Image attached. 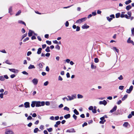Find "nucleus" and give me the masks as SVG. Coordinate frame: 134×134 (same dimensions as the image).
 <instances>
[{
  "mask_svg": "<svg viewBox=\"0 0 134 134\" xmlns=\"http://www.w3.org/2000/svg\"><path fill=\"white\" fill-rule=\"evenodd\" d=\"M67 97L69 98H68L66 97H65L62 98L63 100L65 101V99H66L67 101L71 100L76 98V94H74L71 95V96H68Z\"/></svg>",
  "mask_w": 134,
  "mask_h": 134,
  "instance_id": "nucleus-1",
  "label": "nucleus"
},
{
  "mask_svg": "<svg viewBox=\"0 0 134 134\" xmlns=\"http://www.w3.org/2000/svg\"><path fill=\"white\" fill-rule=\"evenodd\" d=\"M45 105V102L44 101L40 102L36 101V107H39L43 106Z\"/></svg>",
  "mask_w": 134,
  "mask_h": 134,
  "instance_id": "nucleus-2",
  "label": "nucleus"
},
{
  "mask_svg": "<svg viewBox=\"0 0 134 134\" xmlns=\"http://www.w3.org/2000/svg\"><path fill=\"white\" fill-rule=\"evenodd\" d=\"M133 88V86L132 85L130 87L129 89L127 90L126 92L128 93H130L132 91Z\"/></svg>",
  "mask_w": 134,
  "mask_h": 134,
  "instance_id": "nucleus-3",
  "label": "nucleus"
},
{
  "mask_svg": "<svg viewBox=\"0 0 134 134\" xmlns=\"http://www.w3.org/2000/svg\"><path fill=\"white\" fill-rule=\"evenodd\" d=\"M30 103L29 102H26L24 103V105L25 107L27 108H30Z\"/></svg>",
  "mask_w": 134,
  "mask_h": 134,
  "instance_id": "nucleus-4",
  "label": "nucleus"
},
{
  "mask_svg": "<svg viewBox=\"0 0 134 134\" xmlns=\"http://www.w3.org/2000/svg\"><path fill=\"white\" fill-rule=\"evenodd\" d=\"M99 104L100 105L103 104L104 105H105L107 104V102L105 100H104L103 101H100Z\"/></svg>",
  "mask_w": 134,
  "mask_h": 134,
  "instance_id": "nucleus-5",
  "label": "nucleus"
},
{
  "mask_svg": "<svg viewBox=\"0 0 134 134\" xmlns=\"http://www.w3.org/2000/svg\"><path fill=\"white\" fill-rule=\"evenodd\" d=\"M117 108V107L116 105H115L114 107L113 108V109L110 111L109 112H110L111 113H113V112L115 111L116 110Z\"/></svg>",
  "mask_w": 134,
  "mask_h": 134,
  "instance_id": "nucleus-6",
  "label": "nucleus"
},
{
  "mask_svg": "<svg viewBox=\"0 0 134 134\" xmlns=\"http://www.w3.org/2000/svg\"><path fill=\"white\" fill-rule=\"evenodd\" d=\"M32 82L34 85H36L38 82V80L36 79H34L32 80Z\"/></svg>",
  "mask_w": 134,
  "mask_h": 134,
  "instance_id": "nucleus-7",
  "label": "nucleus"
},
{
  "mask_svg": "<svg viewBox=\"0 0 134 134\" xmlns=\"http://www.w3.org/2000/svg\"><path fill=\"white\" fill-rule=\"evenodd\" d=\"M127 42L128 43H131L133 45H134V43L133 41L132 40H131V38L130 37H129L127 41Z\"/></svg>",
  "mask_w": 134,
  "mask_h": 134,
  "instance_id": "nucleus-8",
  "label": "nucleus"
},
{
  "mask_svg": "<svg viewBox=\"0 0 134 134\" xmlns=\"http://www.w3.org/2000/svg\"><path fill=\"white\" fill-rule=\"evenodd\" d=\"M66 132H75V130L73 128H72L70 130H68L66 131Z\"/></svg>",
  "mask_w": 134,
  "mask_h": 134,
  "instance_id": "nucleus-9",
  "label": "nucleus"
},
{
  "mask_svg": "<svg viewBox=\"0 0 134 134\" xmlns=\"http://www.w3.org/2000/svg\"><path fill=\"white\" fill-rule=\"evenodd\" d=\"M9 70L11 71L14 72V73L18 72V70L16 69H9Z\"/></svg>",
  "mask_w": 134,
  "mask_h": 134,
  "instance_id": "nucleus-10",
  "label": "nucleus"
},
{
  "mask_svg": "<svg viewBox=\"0 0 134 134\" xmlns=\"http://www.w3.org/2000/svg\"><path fill=\"white\" fill-rule=\"evenodd\" d=\"M89 26L87 25L86 24H85L84 25L82 26V29H87L88 28Z\"/></svg>",
  "mask_w": 134,
  "mask_h": 134,
  "instance_id": "nucleus-11",
  "label": "nucleus"
},
{
  "mask_svg": "<svg viewBox=\"0 0 134 134\" xmlns=\"http://www.w3.org/2000/svg\"><path fill=\"white\" fill-rule=\"evenodd\" d=\"M61 122L60 121H58L56 122L55 124L54 125V127H57L58 125H60Z\"/></svg>",
  "mask_w": 134,
  "mask_h": 134,
  "instance_id": "nucleus-12",
  "label": "nucleus"
},
{
  "mask_svg": "<svg viewBox=\"0 0 134 134\" xmlns=\"http://www.w3.org/2000/svg\"><path fill=\"white\" fill-rule=\"evenodd\" d=\"M33 33H34V31L30 30L28 33V36L29 37L31 36H32Z\"/></svg>",
  "mask_w": 134,
  "mask_h": 134,
  "instance_id": "nucleus-13",
  "label": "nucleus"
},
{
  "mask_svg": "<svg viewBox=\"0 0 134 134\" xmlns=\"http://www.w3.org/2000/svg\"><path fill=\"white\" fill-rule=\"evenodd\" d=\"M132 115H134V111H133L131 112V114H130L128 116V118H131L132 117Z\"/></svg>",
  "mask_w": 134,
  "mask_h": 134,
  "instance_id": "nucleus-14",
  "label": "nucleus"
},
{
  "mask_svg": "<svg viewBox=\"0 0 134 134\" xmlns=\"http://www.w3.org/2000/svg\"><path fill=\"white\" fill-rule=\"evenodd\" d=\"M35 105H36V101H32L31 104V107L33 108L34 107Z\"/></svg>",
  "mask_w": 134,
  "mask_h": 134,
  "instance_id": "nucleus-15",
  "label": "nucleus"
},
{
  "mask_svg": "<svg viewBox=\"0 0 134 134\" xmlns=\"http://www.w3.org/2000/svg\"><path fill=\"white\" fill-rule=\"evenodd\" d=\"M42 50V48H39L38 49L37 53L38 54H40Z\"/></svg>",
  "mask_w": 134,
  "mask_h": 134,
  "instance_id": "nucleus-16",
  "label": "nucleus"
},
{
  "mask_svg": "<svg viewBox=\"0 0 134 134\" xmlns=\"http://www.w3.org/2000/svg\"><path fill=\"white\" fill-rule=\"evenodd\" d=\"M70 114H67L64 116V117L66 119H68L70 118Z\"/></svg>",
  "mask_w": 134,
  "mask_h": 134,
  "instance_id": "nucleus-17",
  "label": "nucleus"
},
{
  "mask_svg": "<svg viewBox=\"0 0 134 134\" xmlns=\"http://www.w3.org/2000/svg\"><path fill=\"white\" fill-rule=\"evenodd\" d=\"M35 66L34 65L30 64L29 67H28V69H35Z\"/></svg>",
  "mask_w": 134,
  "mask_h": 134,
  "instance_id": "nucleus-18",
  "label": "nucleus"
},
{
  "mask_svg": "<svg viewBox=\"0 0 134 134\" xmlns=\"http://www.w3.org/2000/svg\"><path fill=\"white\" fill-rule=\"evenodd\" d=\"M18 23L19 24H23L25 26H26L25 23L22 20H19L18 21Z\"/></svg>",
  "mask_w": 134,
  "mask_h": 134,
  "instance_id": "nucleus-19",
  "label": "nucleus"
},
{
  "mask_svg": "<svg viewBox=\"0 0 134 134\" xmlns=\"http://www.w3.org/2000/svg\"><path fill=\"white\" fill-rule=\"evenodd\" d=\"M132 8V6L130 5H128L126 7V9L127 10H129L130 9H131Z\"/></svg>",
  "mask_w": 134,
  "mask_h": 134,
  "instance_id": "nucleus-20",
  "label": "nucleus"
},
{
  "mask_svg": "<svg viewBox=\"0 0 134 134\" xmlns=\"http://www.w3.org/2000/svg\"><path fill=\"white\" fill-rule=\"evenodd\" d=\"M13 133V132L12 131V130H8L6 132V134H10V133Z\"/></svg>",
  "mask_w": 134,
  "mask_h": 134,
  "instance_id": "nucleus-21",
  "label": "nucleus"
},
{
  "mask_svg": "<svg viewBox=\"0 0 134 134\" xmlns=\"http://www.w3.org/2000/svg\"><path fill=\"white\" fill-rule=\"evenodd\" d=\"M87 19V18L86 17H84L83 18H82L81 19H80V20H81V23L84 21H85Z\"/></svg>",
  "mask_w": 134,
  "mask_h": 134,
  "instance_id": "nucleus-22",
  "label": "nucleus"
},
{
  "mask_svg": "<svg viewBox=\"0 0 134 134\" xmlns=\"http://www.w3.org/2000/svg\"><path fill=\"white\" fill-rule=\"evenodd\" d=\"M74 112L76 115H78L79 114V112L76 109H75L74 110Z\"/></svg>",
  "mask_w": 134,
  "mask_h": 134,
  "instance_id": "nucleus-23",
  "label": "nucleus"
},
{
  "mask_svg": "<svg viewBox=\"0 0 134 134\" xmlns=\"http://www.w3.org/2000/svg\"><path fill=\"white\" fill-rule=\"evenodd\" d=\"M38 131H40V130H39L38 128H36L34 130V132L35 133H37Z\"/></svg>",
  "mask_w": 134,
  "mask_h": 134,
  "instance_id": "nucleus-24",
  "label": "nucleus"
},
{
  "mask_svg": "<svg viewBox=\"0 0 134 134\" xmlns=\"http://www.w3.org/2000/svg\"><path fill=\"white\" fill-rule=\"evenodd\" d=\"M112 49L114 50L117 52L119 53V50L118 49H117L116 47H113Z\"/></svg>",
  "mask_w": 134,
  "mask_h": 134,
  "instance_id": "nucleus-25",
  "label": "nucleus"
},
{
  "mask_svg": "<svg viewBox=\"0 0 134 134\" xmlns=\"http://www.w3.org/2000/svg\"><path fill=\"white\" fill-rule=\"evenodd\" d=\"M132 1L131 0H128L125 2V4L126 5H127L131 3V2Z\"/></svg>",
  "mask_w": 134,
  "mask_h": 134,
  "instance_id": "nucleus-26",
  "label": "nucleus"
},
{
  "mask_svg": "<svg viewBox=\"0 0 134 134\" xmlns=\"http://www.w3.org/2000/svg\"><path fill=\"white\" fill-rule=\"evenodd\" d=\"M127 96L125 95L122 98V101L125 100L127 97Z\"/></svg>",
  "mask_w": 134,
  "mask_h": 134,
  "instance_id": "nucleus-27",
  "label": "nucleus"
},
{
  "mask_svg": "<svg viewBox=\"0 0 134 134\" xmlns=\"http://www.w3.org/2000/svg\"><path fill=\"white\" fill-rule=\"evenodd\" d=\"M129 123L128 122H125L123 124V126L125 127H127Z\"/></svg>",
  "mask_w": 134,
  "mask_h": 134,
  "instance_id": "nucleus-28",
  "label": "nucleus"
},
{
  "mask_svg": "<svg viewBox=\"0 0 134 134\" xmlns=\"http://www.w3.org/2000/svg\"><path fill=\"white\" fill-rule=\"evenodd\" d=\"M120 13H118L116 14L115 15V17L116 18H119L120 16Z\"/></svg>",
  "mask_w": 134,
  "mask_h": 134,
  "instance_id": "nucleus-29",
  "label": "nucleus"
},
{
  "mask_svg": "<svg viewBox=\"0 0 134 134\" xmlns=\"http://www.w3.org/2000/svg\"><path fill=\"white\" fill-rule=\"evenodd\" d=\"M77 96V98L79 99V98H83V96L82 95H81V94H78Z\"/></svg>",
  "mask_w": 134,
  "mask_h": 134,
  "instance_id": "nucleus-30",
  "label": "nucleus"
},
{
  "mask_svg": "<svg viewBox=\"0 0 134 134\" xmlns=\"http://www.w3.org/2000/svg\"><path fill=\"white\" fill-rule=\"evenodd\" d=\"M45 51L48 52H50L49 47L48 46L45 49Z\"/></svg>",
  "mask_w": 134,
  "mask_h": 134,
  "instance_id": "nucleus-31",
  "label": "nucleus"
},
{
  "mask_svg": "<svg viewBox=\"0 0 134 134\" xmlns=\"http://www.w3.org/2000/svg\"><path fill=\"white\" fill-rule=\"evenodd\" d=\"M107 20L109 22L110 21L113 19L112 18H110L109 17H107Z\"/></svg>",
  "mask_w": 134,
  "mask_h": 134,
  "instance_id": "nucleus-32",
  "label": "nucleus"
},
{
  "mask_svg": "<svg viewBox=\"0 0 134 134\" xmlns=\"http://www.w3.org/2000/svg\"><path fill=\"white\" fill-rule=\"evenodd\" d=\"M99 59L97 58H95L94 59V62L96 63H97L99 62Z\"/></svg>",
  "mask_w": 134,
  "mask_h": 134,
  "instance_id": "nucleus-33",
  "label": "nucleus"
},
{
  "mask_svg": "<svg viewBox=\"0 0 134 134\" xmlns=\"http://www.w3.org/2000/svg\"><path fill=\"white\" fill-rule=\"evenodd\" d=\"M5 79L4 77L3 76H0V80L1 81H3Z\"/></svg>",
  "mask_w": 134,
  "mask_h": 134,
  "instance_id": "nucleus-34",
  "label": "nucleus"
},
{
  "mask_svg": "<svg viewBox=\"0 0 134 134\" xmlns=\"http://www.w3.org/2000/svg\"><path fill=\"white\" fill-rule=\"evenodd\" d=\"M38 66L39 67V68L42 69L43 68V66L41 63H40L38 64Z\"/></svg>",
  "mask_w": 134,
  "mask_h": 134,
  "instance_id": "nucleus-35",
  "label": "nucleus"
},
{
  "mask_svg": "<svg viewBox=\"0 0 134 134\" xmlns=\"http://www.w3.org/2000/svg\"><path fill=\"white\" fill-rule=\"evenodd\" d=\"M21 12V10H19L15 14L16 16H17L20 14Z\"/></svg>",
  "mask_w": 134,
  "mask_h": 134,
  "instance_id": "nucleus-36",
  "label": "nucleus"
},
{
  "mask_svg": "<svg viewBox=\"0 0 134 134\" xmlns=\"http://www.w3.org/2000/svg\"><path fill=\"white\" fill-rule=\"evenodd\" d=\"M47 129L49 132H51L53 130V129L52 128H50L49 129Z\"/></svg>",
  "mask_w": 134,
  "mask_h": 134,
  "instance_id": "nucleus-37",
  "label": "nucleus"
},
{
  "mask_svg": "<svg viewBox=\"0 0 134 134\" xmlns=\"http://www.w3.org/2000/svg\"><path fill=\"white\" fill-rule=\"evenodd\" d=\"M127 14L129 15V16L130 18L131 17V15L132 13L130 12H128L127 13Z\"/></svg>",
  "mask_w": 134,
  "mask_h": 134,
  "instance_id": "nucleus-38",
  "label": "nucleus"
},
{
  "mask_svg": "<svg viewBox=\"0 0 134 134\" xmlns=\"http://www.w3.org/2000/svg\"><path fill=\"white\" fill-rule=\"evenodd\" d=\"M46 43L47 44L49 45H51V42L50 41H46Z\"/></svg>",
  "mask_w": 134,
  "mask_h": 134,
  "instance_id": "nucleus-39",
  "label": "nucleus"
},
{
  "mask_svg": "<svg viewBox=\"0 0 134 134\" xmlns=\"http://www.w3.org/2000/svg\"><path fill=\"white\" fill-rule=\"evenodd\" d=\"M64 109L65 110L69 111V109L67 107H65L64 108Z\"/></svg>",
  "mask_w": 134,
  "mask_h": 134,
  "instance_id": "nucleus-40",
  "label": "nucleus"
},
{
  "mask_svg": "<svg viewBox=\"0 0 134 134\" xmlns=\"http://www.w3.org/2000/svg\"><path fill=\"white\" fill-rule=\"evenodd\" d=\"M132 35L134 36V28L131 29Z\"/></svg>",
  "mask_w": 134,
  "mask_h": 134,
  "instance_id": "nucleus-41",
  "label": "nucleus"
},
{
  "mask_svg": "<svg viewBox=\"0 0 134 134\" xmlns=\"http://www.w3.org/2000/svg\"><path fill=\"white\" fill-rule=\"evenodd\" d=\"M55 48L56 49L59 50L60 49V47L58 45H57L55 47Z\"/></svg>",
  "mask_w": 134,
  "mask_h": 134,
  "instance_id": "nucleus-42",
  "label": "nucleus"
},
{
  "mask_svg": "<svg viewBox=\"0 0 134 134\" xmlns=\"http://www.w3.org/2000/svg\"><path fill=\"white\" fill-rule=\"evenodd\" d=\"M48 83V81H46L44 83V85L45 86H47Z\"/></svg>",
  "mask_w": 134,
  "mask_h": 134,
  "instance_id": "nucleus-43",
  "label": "nucleus"
},
{
  "mask_svg": "<svg viewBox=\"0 0 134 134\" xmlns=\"http://www.w3.org/2000/svg\"><path fill=\"white\" fill-rule=\"evenodd\" d=\"M124 87V86H120L119 87V89L121 90H122L123 89Z\"/></svg>",
  "mask_w": 134,
  "mask_h": 134,
  "instance_id": "nucleus-44",
  "label": "nucleus"
},
{
  "mask_svg": "<svg viewBox=\"0 0 134 134\" xmlns=\"http://www.w3.org/2000/svg\"><path fill=\"white\" fill-rule=\"evenodd\" d=\"M76 23L79 24L81 23V20H80V19H79L76 21Z\"/></svg>",
  "mask_w": 134,
  "mask_h": 134,
  "instance_id": "nucleus-45",
  "label": "nucleus"
},
{
  "mask_svg": "<svg viewBox=\"0 0 134 134\" xmlns=\"http://www.w3.org/2000/svg\"><path fill=\"white\" fill-rule=\"evenodd\" d=\"M118 79L119 80H122L123 79L122 76V75H120V77H118Z\"/></svg>",
  "mask_w": 134,
  "mask_h": 134,
  "instance_id": "nucleus-46",
  "label": "nucleus"
},
{
  "mask_svg": "<svg viewBox=\"0 0 134 134\" xmlns=\"http://www.w3.org/2000/svg\"><path fill=\"white\" fill-rule=\"evenodd\" d=\"M72 117L75 120H76L77 118V116H76L75 114L73 115Z\"/></svg>",
  "mask_w": 134,
  "mask_h": 134,
  "instance_id": "nucleus-47",
  "label": "nucleus"
},
{
  "mask_svg": "<svg viewBox=\"0 0 134 134\" xmlns=\"http://www.w3.org/2000/svg\"><path fill=\"white\" fill-rule=\"evenodd\" d=\"M0 52L4 53H7V52L5 49H3L2 50H0Z\"/></svg>",
  "mask_w": 134,
  "mask_h": 134,
  "instance_id": "nucleus-48",
  "label": "nucleus"
},
{
  "mask_svg": "<svg viewBox=\"0 0 134 134\" xmlns=\"http://www.w3.org/2000/svg\"><path fill=\"white\" fill-rule=\"evenodd\" d=\"M22 73L26 75H28V73L26 72L25 71H23Z\"/></svg>",
  "mask_w": 134,
  "mask_h": 134,
  "instance_id": "nucleus-49",
  "label": "nucleus"
},
{
  "mask_svg": "<svg viewBox=\"0 0 134 134\" xmlns=\"http://www.w3.org/2000/svg\"><path fill=\"white\" fill-rule=\"evenodd\" d=\"M93 109V106H90L89 107V108H88V109L90 110H92Z\"/></svg>",
  "mask_w": 134,
  "mask_h": 134,
  "instance_id": "nucleus-50",
  "label": "nucleus"
},
{
  "mask_svg": "<svg viewBox=\"0 0 134 134\" xmlns=\"http://www.w3.org/2000/svg\"><path fill=\"white\" fill-rule=\"evenodd\" d=\"M92 111L93 113H95L97 112L96 109H93L92 110Z\"/></svg>",
  "mask_w": 134,
  "mask_h": 134,
  "instance_id": "nucleus-51",
  "label": "nucleus"
},
{
  "mask_svg": "<svg viewBox=\"0 0 134 134\" xmlns=\"http://www.w3.org/2000/svg\"><path fill=\"white\" fill-rule=\"evenodd\" d=\"M29 38L28 37H27L23 40V41L24 42H25L26 41L28 40H29Z\"/></svg>",
  "mask_w": 134,
  "mask_h": 134,
  "instance_id": "nucleus-52",
  "label": "nucleus"
},
{
  "mask_svg": "<svg viewBox=\"0 0 134 134\" xmlns=\"http://www.w3.org/2000/svg\"><path fill=\"white\" fill-rule=\"evenodd\" d=\"M80 27L79 26H77L76 27V31H78L80 30Z\"/></svg>",
  "mask_w": 134,
  "mask_h": 134,
  "instance_id": "nucleus-53",
  "label": "nucleus"
},
{
  "mask_svg": "<svg viewBox=\"0 0 134 134\" xmlns=\"http://www.w3.org/2000/svg\"><path fill=\"white\" fill-rule=\"evenodd\" d=\"M45 104L47 105H49L50 104L49 102L48 101L46 102L45 103Z\"/></svg>",
  "mask_w": 134,
  "mask_h": 134,
  "instance_id": "nucleus-54",
  "label": "nucleus"
},
{
  "mask_svg": "<svg viewBox=\"0 0 134 134\" xmlns=\"http://www.w3.org/2000/svg\"><path fill=\"white\" fill-rule=\"evenodd\" d=\"M87 125V124L86 122H85L82 125V126L83 127L85 126H86Z\"/></svg>",
  "mask_w": 134,
  "mask_h": 134,
  "instance_id": "nucleus-55",
  "label": "nucleus"
},
{
  "mask_svg": "<svg viewBox=\"0 0 134 134\" xmlns=\"http://www.w3.org/2000/svg\"><path fill=\"white\" fill-rule=\"evenodd\" d=\"M69 25V23L68 21H66L65 24V26L66 27H68Z\"/></svg>",
  "mask_w": 134,
  "mask_h": 134,
  "instance_id": "nucleus-56",
  "label": "nucleus"
},
{
  "mask_svg": "<svg viewBox=\"0 0 134 134\" xmlns=\"http://www.w3.org/2000/svg\"><path fill=\"white\" fill-rule=\"evenodd\" d=\"M44 128V126L43 125H41L40 126V128L42 130Z\"/></svg>",
  "mask_w": 134,
  "mask_h": 134,
  "instance_id": "nucleus-57",
  "label": "nucleus"
},
{
  "mask_svg": "<svg viewBox=\"0 0 134 134\" xmlns=\"http://www.w3.org/2000/svg\"><path fill=\"white\" fill-rule=\"evenodd\" d=\"M124 17H125L127 19H130V18L129 17L127 14L125 15Z\"/></svg>",
  "mask_w": 134,
  "mask_h": 134,
  "instance_id": "nucleus-58",
  "label": "nucleus"
},
{
  "mask_svg": "<svg viewBox=\"0 0 134 134\" xmlns=\"http://www.w3.org/2000/svg\"><path fill=\"white\" fill-rule=\"evenodd\" d=\"M50 54L49 53H47L45 54V56L48 57L50 55Z\"/></svg>",
  "mask_w": 134,
  "mask_h": 134,
  "instance_id": "nucleus-59",
  "label": "nucleus"
},
{
  "mask_svg": "<svg viewBox=\"0 0 134 134\" xmlns=\"http://www.w3.org/2000/svg\"><path fill=\"white\" fill-rule=\"evenodd\" d=\"M32 53L30 51H29L27 52V56H29L30 55H31Z\"/></svg>",
  "mask_w": 134,
  "mask_h": 134,
  "instance_id": "nucleus-60",
  "label": "nucleus"
},
{
  "mask_svg": "<svg viewBox=\"0 0 134 134\" xmlns=\"http://www.w3.org/2000/svg\"><path fill=\"white\" fill-rule=\"evenodd\" d=\"M12 12V7H10L9 8V13H10Z\"/></svg>",
  "mask_w": 134,
  "mask_h": 134,
  "instance_id": "nucleus-61",
  "label": "nucleus"
},
{
  "mask_svg": "<svg viewBox=\"0 0 134 134\" xmlns=\"http://www.w3.org/2000/svg\"><path fill=\"white\" fill-rule=\"evenodd\" d=\"M32 117L31 116H29L27 118V119L28 120H31L32 119Z\"/></svg>",
  "mask_w": 134,
  "mask_h": 134,
  "instance_id": "nucleus-62",
  "label": "nucleus"
},
{
  "mask_svg": "<svg viewBox=\"0 0 134 134\" xmlns=\"http://www.w3.org/2000/svg\"><path fill=\"white\" fill-rule=\"evenodd\" d=\"M5 63L8 64H11L10 63V62L8 60H7L5 61Z\"/></svg>",
  "mask_w": 134,
  "mask_h": 134,
  "instance_id": "nucleus-63",
  "label": "nucleus"
},
{
  "mask_svg": "<svg viewBox=\"0 0 134 134\" xmlns=\"http://www.w3.org/2000/svg\"><path fill=\"white\" fill-rule=\"evenodd\" d=\"M32 116L33 117H35L37 116V115L36 113H34L32 115Z\"/></svg>",
  "mask_w": 134,
  "mask_h": 134,
  "instance_id": "nucleus-64",
  "label": "nucleus"
}]
</instances>
